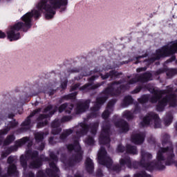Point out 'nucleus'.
I'll use <instances>...</instances> for the list:
<instances>
[{"label":"nucleus","instance_id":"obj_17","mask_svg":"<svg viewBox=\"0 0 177 177\" xmlns=\"http://www.w3.org/2000/svg\"><path fill=\"white\" fill-rule=\"evenodd\" d=\"M51 127L53 128L52 129V133L53 135H57V133H60L62 132V129H60V120H55L51 124Z\"/></svg>","mask_w":177,"mask_h":177},{"label":"nucleus","instance_id":"obj_49","mask_svg":"<svg viewBox=\"0 0 177 177\" xmlns=\"http://www.w3.org/2000/svg\"><path fill=\"white\" fill-rule=\"evenodd\" d=\"M91 81H93V80H95V76H92V77H91Z\"/></svg>","mask_w":177,"mask_h":177},{"label":"nucleus","instance_id":"obj_32","mask_svg":"<svg viewBox=\"0 0 177 177\" xmlns=\"http://www.w3.org/2000/svg\"><path fill=\"white\" fill-rule=\"evenodd\" d=\"M93 138L92 137H88L87 139L85 140V143L87 145H93L94 143Z\"/></svg>","mask_w":177,"mask_h":177},{"label":"nucleus","instance_id":"obj_45","mask_svg":"<svg viewBox=\"0 0 177 177\" xmlns=\"http://www.w3.org/2000/svg\"><path fill=\"white\" fill-rule=\"evenodd\" d=\"M44 147H45V144L41 143V145L39 148V150H44Z\"/></svg>","mask_w":177,"mask_h":177},{"label":"nucleus","instance_id":"obj_27","mask_svg":"<svg viewBox=\"0 0 177 177\" xmlns=\"http://www.w3.org/2000/svg\"><path fill=\"white\" fill-rule=\"evenodd\" d=\"M71 133H73V131L71 129L66 130L60 136V139H62V140H64V139H66V138H67V136L71 135Z\"/></svg>","mask_w":177,"mask_h":177},{"label":"nucleus","instance_id":"obj_37","mask_svg":"<svg viewBox=\"0 0 177 177\" xmlns=\"http://www.w3.org/2000/svg\"><path fill=\"white\" fill-rule=\"evenodd\" d=\"M61 86L62 89H66V88L67 87V81H64V82H62Z\"/></svg>","mask_w":177,"mask_h":177},{"label":"nucleus","instance_id":"obj_6","mask_svg":"<svg viewBox=\"0 0 177 177\" xmlns=\"http://www.w3.org/2000/svg\"><path fill=\"white\" fill-rule=\"evenodd\" d=\"M97 157L99 164H101V165H106L109 169H111L112 168L113 171L117 173L120 172L121 169H125V165L128 167V168H138V167L135 166V164L138 163L135 162L132 165L129 157L121 158L120 160V165H116L113 167V160L109 156H107V152L103 147H101Z\"/></svg>","mask_w":177,"mask_h":177},{"label":"nucleus","instance_id":"obj_48","mask_svg":"<svg viewBox=\"0 0 177 177\" xmlns=\"http://www.w3.org/2000/svg\"><path fill=\"white\" fill-rule=\"evenodd\" d=\"M142 57H146V55L145 56L138 57L136 59H137V60H139L140 59H142Z\"/></svg>","mask_w":177,"mask_h":177},{"label":"nucleus","instance_id":"obj_3","mask_svg":"<svg viewBox=\"0 0 177 177\" xmlns=\"http://www.w3.org/2000/svg\"><path fill=\"white\" fill-rule=\"evenodd\" d=\"M151 80V73H145L141 75H136V77L129 80V84L126 86H122L120 84L121 82H117L113 83L111 86H109L102 93L103 97H99L97 98L96 102L93 108H91V114L89 116L91 118H95L97 117V114H99V109L102 106L107 99H109V96H118L121 92H124V91H127V89H129V85H133V84H136L138 81L140 82H147V81Z\"/></svg>","mask_w":177,"mask_h":177},{"label":"nucleus","instance_id":"obj_24","mask_svg":"<svg viewBox=\"0 0 177 177\" xmlns=\"http://www.w3.org/2000/svg\"><path fill=\"white\" fill-rule=\"evenodd\" d=\"M102 80H106V78H109V77H111V78H114V77H117V72L114 71H110L109 74L106 73L105 75H103V74H100Z\"/></svg>","mask_w":177,"mask_h":177},{"label":"nucleus","instance_id":"obj_38","mask_svg":"<svg viewBox=\"0 0 177 177\" xmlns=\"http://www.w3.org/2000/svg\"><path fill=\"white\" fill-rule=\"evenodd\" d=\"M140 89H142L141 87H138L133 91H132V93H139V92H140Z\"/></svg>","mask_w":177,"mask_h":177},{"label":"nucleus","instance_id":"obj_47","mask_svg":"<svg viewBox=\"0 0 177 177\" xmlns=\"http://www.w3.org/2000/svg\"><path fill=\"white\" fill-rule=\"evenodd\" d=\"M28 177H34V174L32 172H30L28 174Z\"/></svg>","mask_w":177,"mask_h":177},{"label":"nucleus","instance_id":"obj_11","mask_svg":"<svg viewBox=\"0 0 177 177\" xmlns=\"http://www.w3.org/2000/svg\"><path fill=\"white\" fill-rule=\"evenodd\" d=\"M30 140V138L28 137L23 138L15 142V148L11 147L8 148L5 152H3L1 154V158H5L8 157V155L10 154L12 151H16L17 150V147H21V146H23L24 145H26L27 142Z\"/></svg>","mask_w":177,"mask_h":177},{"label":"nucleus","instance_id":"obj_51","mask_svg":"<svg viewBox=\"0 0 177 177\" xmlns=\"http://www.w3.org/2000/svg\"><path fill=\"white\" fill-rule=\"evenodd\" d=\"M12 117H13V115H9V118H12Z\"/></svg>","mask_w":177,"mask_h":177},{"label":"nucleus","instance_id":"obj_23","mask_svg":"<svg viewBox=\"0 0 177 177\" xmlns=\"http://www.w3.org/2000/svg\"><path fill=\"white\" fill-rule=\"evenodd\" d=\"M133 102V99H132V97L129 95L126 96L122 103V107H127V106H129V104H131Z\"/></svg>","mask_w":177,"mask_h":177},{"label":"nucleus","instance_id":"obj_20","mask_svg":"<svg viewBox=\"0 0 177 177\" xmlns=\"http://www.w3.org/2000/svg\"><path fill=\"white\" fill-rule=\"evenodd\" d=\"M86 169H87L89 174H92L93 172V162L92 160L89 158H87L85 162Z\"/></svg>","mask_w":177,"mask_h":177},{"label":"nucleus","instance_id":"obj_13","mask_svg":"<svg viewBox=\"0 0 177 177\" xmlns=\"http://www.w3.org/2000/svg\"><path fill=\"white\" fill-rule=\"evenodd\" d=\"M115 100H111L106 106V110L103 112L102 117L104 118V120H106V118H109V116L111 113H113V107L114 104H115Z\"/></svg>","mask_w":177,"mask_h":177},{"label":"nucleus","instance_id":"obj_9","mask_svg":"<svg viewBox=\"0 0 177 177\" xmlns=\"http://www.w3.org/2000/svg\"><path fill=\"white\" fill-rule=\"evenodd\" d=\"M57 110V107L53 108L52 105L48 106L45 109H44V113H49L48 115H40L39 118H38V124H37V128H42V127H45L48 124V118H49L50 116L53 115Z\"/></svg>","mask_w":177,"mask_h":177},{"label":"nucleus","instance_id":"obj_25","mask_svg":"<svg viewBox=\"0 0 177 177\" xmlns=\"http://www.w3.org/2000/svg\"><path fill=\"white\" fill-rule=\"evenodd\" d=\"M127 153L129 154H137L138 151L136 150V147H132L131 145L127 146Z\"/></svg>","mask_w":177,"mask_h":177},{"label":"nucleus","instance_id":"obj_43","mask_svg":"<svg viewBox=\"0 0 177 177\" xmlns=\"http://www.w3.org/2000/svg\"><path fill=\"white\" fill-rule=\"evenodd\" d=\"M140 71H146V68H139L137 69V73H140Z\"/></svg>","mask_w":177,"mask_h":177},{"label":"nucleus","instance_id":"obj_22","mask_svg":"<svg viewBox=\"0 0 177 177\" xmlns=\"http://www.w3.org/2000/svg\"><path fill=\"white\" fill-rule=\"evenodd\" d=\"M100 85V84H97L93 86H91V84H85L84 86L80 88V90L87 92L88 91H89V89H96V88H99Z\"/></svg>","mask_w":177,"mask_h":177},{"label":"nucleus","instance_id":"obj_53","mask_svg":"<svg viewBox=\"0 0 177 177\" xmlns=\"http://www.w3.org/2000/svg\"><path fill=\"white\" fill-rule=\"evenodd\" d=\"M124 177H129V176H124Z\"/></svg>","mask_w":177,"mask_h":177},{"label":"nucleus","instance_id":"obj_28","mask_svg":"<svg viewBox=\"0 0 177 177\" xmlns=\"http://www.w3.org/2000/svg\"><path fill=\"white\" fill-rule=\"evenodd\" d=\"M35 138L37 142H41L44 139V133L38 132L35 134Z\"/></svg>","mask_w":177,"mask_h":177},{"label":"nucleus","instance_id":"obj_19","mask_svg":"<svg viewBox=\"0 0 177 177\" xmlns=\"http://www.w3.org/2000/svg\"><path fill=\"white\" fill-rule=\"evenodd\" d=\"M73 104L67 105V104H63L61 105L59 108V112L62 113L64 111V110H66V113H68V114H70L71 113V110H73Z\"/></svg>","mask_w":177,"mask_h":177},{"label":"nucleus","instance_id":"obj_30","mask_svg":"<svg viewBox=\"0 0 177 177\" xmlns=\"http://www.w3.org/2000/svg\"><path fill=\"white\" fill-rule=\"evenodd\" d=\"M134 177H151L150 174H146L145 171H142L141 173H138L134 175Z\"/></svg>","mask_w":177,"mask_h":177},{"label":"nucleus","instance_id":"obj_18","mask_svg":"<svg viewBox=\"0 0 177 177\" xmlns=\"http://www.w3.org/2000/svg\"><path fill=\"white\" fill-rule=\"evenodd\" d=\"M139 111H140V109L138 107L136 108L133 113L129 111H125L123 113V117L124 118H126L127 120H132V118H133V114H136L139 113Z\"/></svg>","mask_w":177,"mask_h":177},{"label":"nucleus","instance_id":"obj_50","mask_svg":"<svg viewBox=\"0 0 177 177\" xmlns=\"http://www.w3.org/2000/svg\"><path fill=\"white\" fill-rule=\"evenodd\" d=\"M32 145V142H29L28 145V147H30V146H31Z\"/></svg>","mask_w":177,"mask_h":177},{"label":"nucleus","instance_id":"obj_15","mask_svg":"<svg viewBox=\"0 0 177 177\" xmlns=\"http://www.w3.org/2000/svg\"><path fill=\"white\" fill-rule=\"evenodd\" d=\"M14 161H15V158L12 156H10L8 158V164H10L8 169V175H17V170L16 169V165L13 164Z\"/></svg>","mask_w":177,"mask_h":177},{"label":"nucleus","instance_id":"obj_5","mask_svg":"<svg viewBox=\"0 0 177 177\" xmlns=\"http://www.w3.org/2000/svg\"><path fill=\"white\" fill-rule=\"evenodd\" d=\"M164 95H166V97L159 101L156 107L158 111H162L167 106V103H169L170 106L175 107L176 106V95L172 93V88H171L165 91L153 89V96L143 95L138 100V102L143 104L147 103V101L149 100L151 103H157V101L160 100Z\"/></svg>","mask_w":177,"mask_h":177},{"label":"nucleus","instance_id":"obj_42","mask_svg":"<svg viewBox=\"0 0 177 177\" xmlns=\"http://www.w3.org/2000/svg\"><path fill=\"white\" fill-rule=\"evenodd\" d=\"M6 37V35L5 32H3L2 31L0 30V38H5Z\"/></svg>","mask_w":177,"mask_h":177},{"label":"nucleus","instance_id":"obj_33","mask_svg":"<svg viewBox=\"0 0 177 177\" xmlns=\"http://www.w3.org/2000/svg\"><path fill=\"white\" fill-rule=\"evenodd\" d=\"M75 96H77V93H72L69 94L66 96L64 97L65 99L68 100V99H75Z\"/></svg>","mask_w":177,"mask_h":177},{"label":"nucleus","instance_id":"obj_36","mask_svg":"<svg viewBox=\"0 0 177 177\" xmlns=\"http://www.w3.org/2000/svg\"><path fill=\"white\" fill-rule=\"evenodd\" d=\"M124 150H125V147H122V145H118V151H119V153H122L124 151Z\"/></svg>","mask_w":177,"mask_h":177},{"label":"nucleus","instance_id":"obj_52","mask_svg":"<svg viewBox=\"0 0 177 177\" xmlns=\"http://www.w3.org/2000/svg\"><path fill=\"white\" fill-rule=\"evenodd\" d=\"M138 63H139V62H136V64H138Z\"/></svg>","mask_w":177,"mask_h":177},{"label":"nucleus","instance_id":"obj_26","mask_svg":"<svg viewBox=\"0 0 177 177\" xmlns=\"http://www.w3.org/2000/svg\"><path fill=\"white\" fill-rule=\"evenodd\" d=\"M172 113H169L167 114L165 118V125L168 127V125H171V122H172Z\"/></svg>","mask_w":177,"mask_h":177},{"label":"nucleus","instance_id":"obj_10","mask_svg":"<svg viewBox=\"0 0 177 177\" xmlns=\"http://www.w3.org/2000/svg\"><path fill=\"white\" fill-rule=\"evenodd\" d=\"M104 125H106V123H104L99 140L100 145H106L109 147L108 145L110 143V126Z\"/></svg>","mask_w":177,"mask_h":177},{"label":"nucleus","instance_id":"obj_44","mask_svg":"<svg viewBox=\"0 0 177 177\" xmlns=\"http://www.w3.org/2000/svg\"><path fill=\"white\" fill-rule=\"evenodd\" d=\"M162 73H164V70L160 69L156 72V75H158V74H161Z\"/></svg>","mask_w":177,"mask_h":177},{"label":"nucleus","instance_id":"obj_35","mask_svg":"<svg viewBox=\"0 0 177 177\" xmlns=\"http://www.w3.org/2000/svg\"><path fill=\"white\" fill-rule=\"evenodd\" d=\"M8 132H9V129H4L3 130L0 131V135H6V133H8Z\"/></svg>","mask_w":177,"mask_h":177},{"label":"nucleus","instance_id":"obj_40","mask_svg":"<svg viewBox=\"0 0 177 177\" xmlns=\"http://www.w3.org/2000/svg\"><path fill=\"white\" fill-rule=\"evenodd\" d=\"M148 142H149V143H155V142H156V140L154 139V138L151 137V138L148 140Z\"/></svg>","mask_w":177,"mask_h":177},{"label":"nucleus","instance_id":"obj_2","mask_svg":"<svg viewBox=\"0 0 177 177\" xmlns=\"http://www.w3.org/2000/svg\"><path fill=\"white\" fill-rule=\"evenodd\" d=\"M162 146H167V147H160L157 153L156 162H152L150 163V160L153 158L151 153L146 152L145 151H141V160L140 165L145 168L147 171H153V169H158L162 171L165 169V160L174 162L172 159L174 157V147H172V143L169 142V136L165 134L162 137Z\"/></svg>","mask_w":177,"mask_h":177},{"label":"nucleus","instance_id":"obj_39","mask_svg":"<svg viewBox=\"0 0 177 177\" xmlns=\"http://www.w3.org/2000/svg\"><path fill=\"white\" fill-rule=\"evenodd\" d=\"M37 177H44V171H39Z\"/></svg>","mask_w":177,"mask_h":177},{"label":"nucleus","instance_id":"obj_29","mask_svg":"<svg viewBox=\"0 0 177 177\" xmlns=\"http://www.w3.org/2000/svg\"><path fill=\"white\" fill-rule=\"evenodd\" d=\"M15 140V136L11 135L7 137L6 140L4 141V145H10V143H12Z\"/></svg>","mask_w":177,"mask_h":177},{"label":"nucleus","instance_id":"obj_54","mask_svg":"<svg viewBox=\"0 0 177 177\" xmlns=\"http://www.w3.org/2000/svg\"><path fill=\"white\" fill-rule=\"evenodd\" d=\"M98 175H100V174H98Z\"/></svg>","mask_w":177,"mask_h":177},{"label":"nucleus","instance_id":"obj_31","mask_svg":"<svg viewBox=\"0 0 177 177\" xmlns=\"http://www.w3.org/2000/svg\"><path fill=\"white\" fill-rule=\"evenodd\" d=\"M175 74H177V70L176 69H171L167 73V77H172V75H175Z\"/></svg>","mask_w":177,"mask_h":177},{"label":"nucleus","instance_id":"obj_7","mask_svg":"<svg viewBox=\"0 0 177 177\" xmlns=\"http://www.w3.org/2000/svg\"><path fill=\"white\" fill-rule=\"evenodd\" d=\"M28 160H32L30 162V168H39L41 165H42V161H47L48 158L44 160V158H38V151H27L25 156L22 155L20 158V162L22 167L26 169V167H27V161Z\"/></svg>","mask_w":177,"mask_h":177},{"label":"nucleus","instance_id":"obj_16","mask_svg":"<svg viewBox=\"0 0 177 177\" xmlns=\"http://www.w3.org/2000/svg\"><path fill=\"white\" fill-rule=\"evenodd\" d=\"M131 140L136 145H140L145 141V133H141L138 134H133L131 136Z\"/></svg>","mask_w":177,"mask_h":177},{"label":"nucleus","instance_id":"obj_8","mask_svg":"<svg viewBox=\"0 0 177 177\" xmlns=\"http://www.w3.org/2000/svg\"><path fill=\"white\" fill-rule=\"evenodd\" d=\"M142 127H147V125H153L154 128H160L161 123L158 115L154 112H150L143 118L140 123Z\"/></svg>","mask_w":177,"mask_h":177},{"label":"nucleus","instance_id":"obj_4","mask_svg":"<svg viewBox=\"0 0 177 177\" xmlns=\"http://www.w3.org/2000/svg\"><path fill=\"white\" fill-rule=\"evenodd\" d=\"M97 127H99L98 122L91 124L90 128L85 124V123L82 122L76 127H74L73 130L76 131L77 135V136L73 138L74 145H68L67 146V149L69 151L75 150V155L73 156V160L69 162V165H73V164L80 162L82 160V154H84V152L81 150V147H80V143L78 142L80 136L85 135L89 129H91L92 135H96Z\"/></svg>","mask_w":177,"mask_h":177},{"label":"nucleus","instance_id":"obj_41","mask_svg":"<svg viewBox=\"0 0 177 177\" xmlns=\"http://www.w3.org/2000/svg\"><path fill=\"white\" fill-rule=\"evenodd\" d=\"M79 86H80V84H75L73 86H72L71 91H75V89H77V88H78Z\"/></svg>","mask_w":177,"mask_h":177},{"label":"nucleus","instance_id":"obj_14","mask_svg":"<svg viewBox=\"0 0 177 177\" xmlns=\"http://www.w3.org/2000/svg\"><path fill=\"white\" fill-rule=\"evenodd\" d=\"M116 128L119 129L120 132H128L129 131V125L125 120H120L115 124Z\"/></svg>","mask_w":177,"mask_h":177},{"label":"nucleus","instance_id":"obj_34","mask_svg":"<svg viewBox=\"0 0 177 177\" xmlns=\"http://www.w3.org/2000/svg\"><path fill=\"white\" fill-rule=\"evenodd\" d=\"M71 120V117L70 116H64L62 118V122H67V121H70Z\"/></svg>","mask_w":177,"mask_h":177},{"label":"nucleus","instance_id":"obj_12","mask_svg":"<svg viewBox=\"0 0 177 177\" xmlns=\"http://www.w3.org/2000/svg\"><path fill=\"white\" fill-rule=\"evenodd\" d=\"M89 103H91L89 100L78 102L75 109L76 114H81V113H84V111L89 109Z\"/></svg>","mask_w":177,"mask_h":177},{"label":"nucleus","instance_id":"obj_1","mask_svg":"<svg viewBox=\"0 0 177 177\" xmlns=\"http://www.w3.org/2000/svg\"><path fill=\"white\" fill-rule=\"evenodd\" d=\"M68 0H41L37 6V10H32L31 12H28L22 17V21L24 22H18L10 27L7 32L8 38L10 41H17L20 39V30L27 31L31 28V19L34 16L38 19L41 13H46L45 17L47 20L52 19L56 13V9H59L61 6H67Z\"/></svg>","mask_w":177,"mask_h":177},{"label":"nucleus","instance_id":"obj_21","mask_svg":"<svg viewBox=\"0 0 177 177\" xmlns=\"http://www.w3.org/2000/svg\"><path fill=\"white\" fill-rule=\"evenodd\" d=\"M41 111V109H38L35 110L33 112L31 113V114L27 118V119L23 122L22 125L24 127H28L30 124H31V120L30 119V117H34L37 113H39Z\"/></svg>","mask_w":177,"mask_h":177},{"label":"nucleus","instance_id":"obj_46","mask_svg":"<svg viewBox=\"0 0 177 177\" xmlns=\"http://www.w3.org/2000/svg\"><path fill=\"white\" fill-rule=\"evenodd\" d=\"M49 143H50V145H54V143H53V138H50L49 139Z\"/></svg>","mask_w":177,"mask_h":177}]
</instances>
